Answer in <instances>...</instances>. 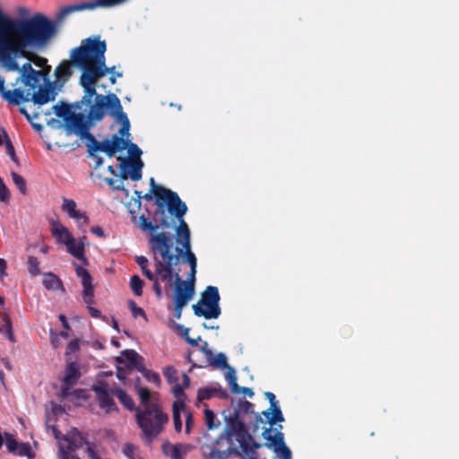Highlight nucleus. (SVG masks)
I'll use <instances>...</instances> for the list:
<instances>
[{
	"mask_svg": "<svg viewBox=\"0 0 459 459\" xmlns=\"http://www.w3.org/2000/svg\"><path fill=\"white\" fill-rule=\"evenodd\" d=\"M184 403L182 402H176L173 404V423L175 430L180 432L182 429V420L180 417V411L184 410Z\"/></svg>",
	"mask_w": 459,
	"mask_h": 459,
	"instance_id": "nucleus-34",
	"label": "nucleus"
},
{
	"mask_svg": "<svg viewBox=\"0 0 459 459\" xmlns=\"http://www.w3.org/2000/svg\"><path fill=\"white\" fill-rule=\"evenodd\" d=\"M80 139L86 141V146L90 156H94L96 152H103L108 157H113L117 152H122L126 148V136L117 134H113L111 139H105L102 142H99L90 133V125L82 130L79 135Z\"/></svg>",
	"mask_w": 459,
	"mask_h": 459,
	"instance_id": "nucleus-9",
	"label": "nucleus"
},
{
	"mask_svg": "<svg viewBox=\"0 0 459 459\" xmlns=\"http://www.w3.org/2000/svg\"><path fill=\"white\" fill-rule=\"evenodd\" d=\"M85 237L80 238L78 241L74 238L72 241L66 245L67 251L75 258L82 261L83 265L88 264V259L84 255V242Z\"/></svg>",
	"mask_w": 459,
	"mask_h": 459,
	"instance_id": "nucleus-26",
	"label": "nucleus"
},
{
	"mask_svg": "<svg viewBox=\"0 0 459 459\" xmlns=\"http://www.w3.org/2000/svg\"><path fill=\"white\" fill-rule=\"evenodd\" d=\"M30 451V445L27 443H22V444H19L18 449L15 453H17L19 455L26 456V455H29Z\"/></svg>",
	"mask_w": 459,
	"mask_h": 459,
	"instance_id": "nucleus-54",
	"label": "nucleus"
},
{
	"mask_svg": "<svg viewBox=\"0 0 459 459\" xmlns=\"http://www.w3.org/2000/svg\"><path fill=\"white\" fill-rule=\"evenodd\" d=\"M81 377L80 367L76 362H70L67 364L65 370V377L62 382L60 396L63 399L70 396H74L76 399H85V391L82 389H76L71 391L73 385H74L78 379Z\"/></svg>",
	"mask_w": 459,
	"mask_h": 459,
	"instance_id": "nucleus-13",
	"label": "nucleus"
},
{
	"mask_svg": "<svg viewBox=\"0 0 459 459\" xmlns=\"http://www.w3.org/2000/svg\"><path fill=\"white\" fill-rule=\"evenodd\" d=\"M134 446L133 445L127 444L124 447V454L129 458H134Z\"/></svg>",
	"mask_w": 459,
	"mask_h": 459,
	"instance_id": "nucleus-57",
	"label": "nucleus"
},
{
	"mask_svg": "<svg viewBox=\"0 0 459 459\" xmlns=\"http://www.w3.org/2000/svg\"><path fill=\"white\" fill-rule=\"evenodd\" d=\"M128 305H129V308H130L134 317H137V316H143L144 318L146 317V315H145V312L143 311V309L137 307L134 301L130 300L128 302Z\"/></svg>",
	"mask_w": 459,
	"mask_h": 459,
	"instance_id": "nucleus-52",
	"label": "nucleus"
},
{
	"mask_svg": "<svg viewBox=\"0 0 459 459\" xmlns=\"http://www.w3.org/2000/svg\"><path fill=\"white\" fill-rule=\"evenodd\" d=\"M6 19L7 47L0 51V65L6 71H19L18 61L26 59L38 66L47 64L39 56L57 33V25L41 13L25 20L15 19L4 13Z\"/></svg>",
	"mask_w": 459,
	"mask_h": 459,
	"instance_id": "nucleus-1",
	"label": "nucleus"
},
{
	"mask_svg": "<svg viewBox=\"0 0 459 459\" xmlns=\"http://www.w3.org/2000/svg\"><path fill=\"white\" fill-rule=\"evenodd\" d=\"M5 445L10 452L15 453L18 449L19 443L13 438V437L11 434L5 433Z\"/></svg>",
	"mask_w": 459,
	"mask_h": 459,
	"instance_id": "nucleus-51",
	"label": "nucleus"
},
{
	"mask_svg": "<svg viewBox=\"0 0 459 459\" xmlns=\"http://www.w3.org/2000/svg\"><path fill=\"white\" fill-rule=\"evenodd\" d=\"M204 420L208 429H215L220 426V421L216 420V416L212 410L206 408L204 410Z\"/></svg>",
	"mask_w": 459,
	"mask_h": 459,
	"instance_id": "nucleus-39",
	"label": "nucleus"
},
{
	"mask_svg": "<svg viewBox=\"0 0 459 459\" xmlns=\"http://www.w3.org/2000/svg\"><path fill=\"white\" fill-rule=\"evenodd\" d=\"M28 271L32 276L39 275L40 273L39 262L35 256H29L28 258Z\"/></svg>",
	"mask_w": 459,
	"mask_h": 459,
	"instance_id": "nucleus-45",
	"label": "nucleus"
},
{
	"mask_svg": "<svg viewBox=\"0 0 459 459\" xmlns=\"http://www.w3.org/2000/svg\"><path fill=\"white\" fill-rule=\"evenodd\" d=\"M186 306V304L174 303V316L176 318L179 319L181 317L183 308Z\"/></svg>",
	"mask_w": 459,
	"mask_h": 459,
	"instance_id": "nucleus-59",
	"label": "nucleus"
},
{
	"mask_svg": "<svg viewBox=\"0 0 459 459\" xmlns=\"http://www.w3.org/2000/svg\"><path fill=\"white\" fill-rule=\"evenodd\" d=\"M136 392L140 397L141 404H142L143 408H148L151 406H159L158 404H156L155 403H153L151 400V394L147 388L138 386V385H136Z\"/></svg>",
	"mask_w": 459,
	"mask_h": 459,
	"instance_id": "nucleus-32",
	"label": "nucleus"
},
{
	"mask_svg": "<svg viewBox=\"0 0 459 459\" xmlns=\"http://www.w3.org/2000/svg\"><path fill=\"white\" fill-rule=\"evenodd\" d=\"M181 445H171L169 443H165L162 446V450L165 455L170 456L171 459H184L181 455Z\"/></svg>",
	"mask_w": 459,
	"mask_h": 459,
	"instance_id": "nucleus-33",
	"label": "nucleus"
},
{
	"mask_svg": "<svg viewBox=\"0 0 459 459\" xmlns=\"http://www.w3.org/2000/svg\"><path fill=\"white\" fill-rule=\"evenodd\" d=\"M282 425L275 428V434L273 435L272 428L264 427L262 432L263 438L266 441L264 446L267 448L273 449L279 458L291 459V452L285 445L284 435L281 431Z\"/></svg>",
	"mask_w": 459,
	"mask_h": 459,
	"instance_id": "nucleus-15",
	"label": "nucleus"
},
{
	"mask_svg": "<svg viewBox=\"0 0 459 459\" xmlns=\"http://www.w3.org/2000/svg\"><path fill=\"white\" fill-rule=\"evenodd\" d=\"M262 446L261 443L252 438V440H245V446H242L241 441L233 442V445H229L225 451L217 449L214 444L204 445L201 450L206 459H227L231 454L236 455L240 459H258L256 450L261 448Z\"/></svg>",
	"mask_w": 459,
	"mask_h": 459,
	"instance_id": "nucleus-7",
	"label": "nucleus"
},
{
	"mask_svg": "<svg viewBox=\"0 0 459 459\" xmlns=\"http://www.w3.org/2000/svg\"><path fill=\"white\" fill-rule=\"evenodd\" d=\"M174 286L173 303L187 305L195 295V287L193 286V283L186 282V281L181 278L179 273H177Z\"/></svg>",
	"mask_w": 459,
	"mask_h": 459,
	"instance_id": "nucleus-20",
	"label": "nucleus"
},
{
	"mask_svg": "<svg viewBox=\"0 0 459 459\" xmlns=\"http://www.w3.org/2000/svg\"><path fill=\"white\" fill-rule=\"evenodd\" d=\"M129 137H125L129 158L118 157L120 178L123 179L131 178L133 181H138L142 178V169L143 162L141 160L143 153L137 144L130 142Z\"/></svg>",
	"mask_w": 459,
	"mask_h": 459,
	"instance_id": "nucleus-10",
	"label": "nucleus"
},
{
	"mask_svg": "<svg viewBox=\"0 0 459 459\" xmlns=\"http://www.w3.org/2000/svg\"><path fill=\"white\" fill-rule=\"evenodd\" d=\"M72 65H74L72 64V60L70 59V61L64 60L58 66L56 67L54 72L56 80L52 82L55 83L58 90H61L65 84V82H67L70 77L72 76Z\"/></svg>",
	"mask_w": 459,
	"mask_h": 459,
	"instance_id": "nucleus-23",
	"label": "nucleus"
},
{
	"mask_svg": "<svg viewBox=\"0 0 459 459\" xmlns=\"http://www.w3.org/2000/svg\"><path fill=\"white\" fill-rule=\"evenodd\" d=\"M225 368H227L225 377L230 384L231 391L235 394H239L240 386L237 384V376L235 369L230 366L226 367Z\"/></svg>",
	"mask_w": 459,
	"mask_h": 459,
	"instance_id": "nucleus-35",
	"label": "nucleus"
},
{
	"mask_svg": "<svg viewBox=\"0 0 459 459\" xmlns=\"http://www.w3.org/2000/svg\"><path fill=\"white\" fill-rule=\"evenodd\" d=\"M20 71L22 72V76L24 77V75L27 74L28 73H30V72H33L36 70L32 68L30 62L28 61V62L24 63L22 67H20V70L18 72H20Z\"/></svg>",
	"mask_w": 459,
	"mask_h": 459,
	"instance_id": "nucleus-61",
	"label": "nucleus"
},
{
	"mask_svg": "<svg viewBox=\"0 0 459 459\" xmlns=\"http://www.w3.org/2000/svg\"><path fill=\"white\" fill-rule=\"evenodd\" d=\"M201 351L204 353L207 359H212L213 353H212V350L209 348L208 343L206 342H204V344L202 345Z\"/></svg>",
	"mask_w": 459,
	"mask_h": 459,
	"instance_id": "nucleus-62",
	"label": "nucleus"
},
{
	"mask_svg": "<svg viewBox=\"0 0 459 459\" xmlns=\"http://www.w3.org/2000/svg\"><path fill=\"white\" fill-rule=\"evenodd\" d=\"M251 414L255 419V427L258 429L259 424L265 422L261 414L254 411V404L247 400L240 401L232 411H224L225 428L223 432L213 440L212 444L219 445L226 440L229 445L233 442L241 441L245 446V440H252L253 437L248 433L246 427V416Z\"/></svg>",
	"mask_w": 459,
	"mask_h": 459,
	"instance_id": "nucleus-4",
	"label": "nucleus"
},
{
	"mask_svg": "<svg viewBox=\"0 0 459 459\" xmlns=\"http://www.w3.org/2000/svg\"><path fill=\"white\" fill-rule=\"evenodd\" d=\"M107 100L106 108L109 111V115L117 119V122L121 123L119 128V134L122 136H130V122L126 114L123 111V108L120 100L115 94H109L105 96Z\"/></svg>",
	"mask_w": 459,
	"mask_h": 459,
	"instance_id": "nucleus-16",
	"label": "nucleus"
},
{
	"mask_svg": "<svg viewBox=\"0 0 459 459\" xmlns=\"http://www.w3.org/2000/svg\"><path fill=\"white\" fill-rule=\"evenodd\" d=\"M135 417L149 445L163 430V426L168 421V415L159 406L137 409Z\"/></svg>",
	"mask_w": 459,
	"mask_h": 459,
	"instance_id": "nucleus-8",
	"label": "nucleus"
},
{
	"mask_svg": "<svg viewBox=\"0 0 459 459\" xmlns=\"http://www.w3.org/2000/svg\"><path fill=\"white\" fill-rule=\"evenodd\" d=\"M118 363L126 362L127 368H136L138 371L143 370V359L134 350H125L122 356L117 358Z\"/></svg>",
	"mask_w": 459,
	"mask_h": 459,
	"instance_id": "nucleus-24",
	"label": "nucleus"
},
{
	"mask_svg": "<svg viewBox=\"0 0 459 459\" xmlns=\"http://www.w3.org/2000/svg\"><path fill=\"white\" fill-rule=\"evenodd\" d=\"M76 203L73 199L63 198L62 211L65 212L68 216L73 214L77 211Z\"/></svg>",
	"mask_w": 459,
	"mask_h": 459,
	"instance_id": "nucleus-46",
	"label": "nucleus"
},
{
	"mask_svg": "<svg viewBox=\"0 0 459 459\" xmlns=\"http://www.w3.org/2000/svg\"><path fill=\"white\" fill-rule=\"evenodd\" d=\"M176 328L181 332L183 337L185 338V340L186 341V342L188 344H190L191 346L198 345V342L201 341L200 336H198L196 339L190 338L189 337V331H190L189 328L185 327L182 325H176Z\"/></svg>",
	"mask_w": 459,
	"mask_h": 459,
	"instance_id": "nucleus-42",
	"label": "nucleus"
},
{
	"mask_svg": "<svg viewBox=\"0 0 459 459\" xmlns=\"http://www.w3.org/2000/svg\"><path fill=\"white\" fill-rule=\"evenodd\" d=\"M74 219L79 226H85L88 224V218L85 213L82 211L77 210L75 212L69 216Z\"/></svg>",
	"mask_w": 459,
	"mask_h": 459,
	"instance_id": "nucleus-49",
	"label": "nucleus"
},
{
	"mask_svg": "<svg viewBox=\"0 0 459 459\" xmlns=\"http://www.w3.org/2000/svg\"><path fill=\"white\" fill-rule=\"evenodd\" d=\"M150 249L153 254L157 281L167 282L170 287L176 282L178 272L174 267L181 261L182 249L174 246V238L169 233H157L149 239Z\"/></svg>",
	"mask_w": 459,
	"mask_h": 459,
	"instance_id": "nucleus-3",
	"label": "nucleus"
},
{
	"mask_svg": "<svg viewBox=\"0 0 459 459\" xmlns=\"http://www.w3.org/2000/svg\"><path fill=\"white\" fill-rule=\"evenodd\" d=\"M92 390L97 394L101 409L107 412L117 410L116 403L112 398L113 395H116L115 388H111L108 382L98 381L97 384L92 385Z\"/></svg>",
	"mask_w": 459,
	"mask_h": 459,
	"instance_id": "nucleus-17",
	"label": "nucleus"
},
{
	"mask_svg": "<svg viewBox=\"0 0 459 459\" xmlns=\"http://www.w3.org/2000/svg\"><path fill=\"white\" fill-rule=\"evenodd\" d=\"M172 392L178 399H180L184 396V388L181 385L177 384L173 387Z\"/></svg>",
	"mask_w": 459,
	"mask_h": 459,
	"instance_id": "nucleus-60",
	"label": "nucleus"
},
{
	"mask_svg": "<svg viewBox=\"0 0 459 459\" xmlns=\"http://www.w3.org/2000/svg\"><path fill=\"white\" fill-rule=\"evenodd\" d=\"M193 425H194L193 416L189 411H187L186 413V433L190 432V429L193 427Z\"/></svg>",
	"mask_w": 459,
	"mask_h": 459,
	"instance_id": "nucleus-58",
	"label": "nucleus"
},
{
	"mask_svg": "<svg viewBox=\"0 0 459 459\" xmlns=\"http://www.w3.org/2000/svg\"><path fill=\"white\" fill-rule=\"evenodd\" d=\"M196 316L206 319L218 318L221 313L220 307V294L217 287L208 286L201 295L198 303L192 307Z\"/></svg>",
	"mask_w": 459,
	"mask_h": 459,
	"instance_id": "nucleus-11",
	"label": "nucleus"
},
{
	"mask_svg": "<svg viewBox=\"0 0 459 459\" xmlns=\"http://www.w3.org/2000/svg\"><path fill=\"white\" fill-rule=\"evenodd\" d=\"M164 377L167 378L169 383H177L178 382V371L173 367H167L163 370Z\"/></svg>",
	"mask_w": 459,
	"mask_h": 459,
	"instance_id": "nucleus-47",
	"label": "nucleus"
},
{
	"mask_svg": "<svg viewBox=\"0 0 459 459\" xmlns=\"http://www.w3.org/2000/svg\"><path fill=\"white\" fill-rule=\"evenodd\" d=\"M153 218L157 221V223L155 224L150 221L149 219L146 218L144 215H141L139 217V227L144 231H149L154 233L153 235H155L158 233L157 231L160 228H163L160 225V221H158L159 217H155V215L153 214Z\"/></svg>",
	"mask_w": 459,
	"mask_h": 459,
	"instance_id": "nucleus-28",
	"label": "nucleus"
},
{
	"mask_svg": "<svg viewBox=\"0 0 459 459\" xmlns=\"http://www.w3.org/2000/svg\"><path fill=\"white\" fill-rule=\"evenodd\" d=\"M91 232L93 233L94 235L100 237V238H104L105 237V233H104V230L100 226H94L91 229Z\"/></svg>",
	"mask_w": 459,
	"mask_h": 459,
	"instance_id": "nucleus-64",
	"label": "nucleus"
},
{
	"mask_svg": "<svg viewBox=\"0 0 459 459\" xmlns=\"http://www.w3.org/2000/svg\"><path fill=\"white\" fill-rule=\"evenodd\" d=\"M116 396L119 402L128 410H133L134 403L133 399L120 387L115 388Z\"/></svg>",
	"mask_w": 459,
	"mask_h": 459,
	"instance_id": "nucleus-38",
	"label": "nucleus"
},
{
	"mask_svg": "<svg viewBox=\"0 0 459 459\" xmlns=\"http://www.w3.org/2000/svg\"><path fill=\"white\" fill-rule=\"evenodd\" d=\"M37 91L27 90V96L34 104L42 106L54 101L57 95L58 88L52 82H48L46 87L39 86Z\"/></svg>",
	"mask_w": 459,
	"mask_h": 459,
	"instance_id": "nucleus-19",
	"label": "nucleus"
},
{
	"mask_svg": "<svg viewBox=\"0 0 459 459\" xmlns=\"http://www.w3.org/2000/svg\"><path fill=\"white\" fill-rule=\"evenodd\" d=\"M80 345L77 340H73L69 342L66 350V354L74 353L79 351Z\"/></svg>",
	"mask_w": 459,
	"mask_h": 459,
	"instance_id": "nucleus-55",
	"label": "nucleus"
},
{
	"mask_svg": "<svg viewBox=\"0 0 459 459\" xmlns=\"http://www.w3.org/2000/svg\"><path fill=\"white\" fill-rule=\"evenodd\" d=\"M106 50V41L93 36L82 39L79 47L70 51L72 64L82 71L79 83L83 89L82 103L84 105H91L92 98L99 95L96 83L109 72L105 63Z\"/></svg>",
	"mask_w": 459,
	"mask_h": 459,
	"instance_id": "nucleus-2",
	"label": "nucleus"
},
{
	"mask_svg": "<svg viewBox=\"0 0 459 459\" xmlns=\"http://www.w3.org/2000/svg\"><path fill=\"white\" fill-rule=\"evenodd\" d=\"M107 184L114 190H121L125 192L126 195H128V190L124 187V185L121 181L115 180L113 178H105Z\"/></svg>",
	"mask_w": 459,
	"mask_h": 459,
	"instance_id": "nucleus-50",
	"label": "nucleus"
},
{
	"mask_svg": "<svg viewBox=\"0 0 459 459\" xmlns=\"http://www.w3.org/2000/svg\"><path fill=\"white\" fill-rule=\"evenodd\" d=\"M52 232L53 235L56 238L57 241L65 246L68 245L74 238L69 230L65 226L59 223L53 222Z\"/></svg>",
	"mask_w": 459,
	"mask_h": 459,
	"instance_id": "nucleus-27",
	"label": "nucleus"
},
{
	"mask_svg": "<svg viewBox=\"0 0 459 459\" xmlns=\"http://www.w3.org/2000/svg\"><path fill=\"white\" fill-rule=\"evenodd\" d=\"M3 99L13 105H19L22 101L30 100V97L25 94L22 89H14L13 91H5L4 86L0 91Z\"/></svg>",
	"mask_w": 459,
	"mask_h": 459,
	"instance_id": "nucleus-25",
	"label": "nucleus"
},
{
	"mask_svg": "<svg viewBox=\"0 0 459 459\" xmlns=\"http://www.w3.org/2000/svg\"><path fill=\"white\" fill-rule=\"evenodd\" d=\"M0 333H4L5 336L11 341L14 342V336L12 328V323L7 314L0 316Z\"/></svg>",
	"mask_w": 459,
	"mask_h": 459,
	"instance_id": "nucleus-30",
	"label": "nucleus"
},
{
	"mask_svg": "<svg viewBox=\"0 0 459 459\" xmlns=\"http://www.w3.org/2000/svg\"><path fill=\"white\" fill-rule=\"evenodd\" d=\"M217 392L221 393V397H227L228 396V394H227L226 390H223V389L218 390V389H215V388L204 387V388H200L198 390L197 397H198V399L200 401H202V400H208Z\"/></svg>",
	"mask_w": 459,
	"mask_h": 459,
	"instance_id": "nucleus-37",
	"label": "nucleus"
},
{
	"mask_svg": "<svg viewBox=\"0 0 459 459\" xmlns=\"http://www.w3.org/2000/svg\"><path fill=\"white\" fill-rule=\"evenodd\" d=\"M11 177H12L13 183L18 187L20 193L22 195H26L27 187H26V182H25L24 178L14 171L11 172Z\"/></svg>",
	"mask_w": 459,
	"mask_h": 459,
	"instance_id": "nucleus-43",
	"label": "nucleus"
},
{
	"mask_svg": "<svg viewBox=\"0 0 459 459\" xmlns=\"http://www.w3.org/2000/svg\"><path fill=\"white\" fill-rule=\"evenodd\" d=\"M140 372L143 375V377L150 382L154 383L157 385L160 384V376L157 373L152 372L143 367V370H140Z\"/></svg>",
	"mask_w": 459,
	"mask_h": 459,
	"instance_id": "nucleus-48",
	"label": "nucleus"
},
{
	"mask_svg": "<svg viewBox=\"0 0 459 459\" xmlns=\"http://www.w3.org/2000/svg\"><path fill=\"white\" fill-rule=\"evenodd\" d=\"M50 342L54 348H57L60 345V335L50 330Z\"/></svg>",
	"mask_w": 459,
	"mask_h": 459,
	"instance_id": "nucleus-56",
	"label": "nucleus"
},
{
	"mask_svg": "<svg viewBox=\"0 0 459 459\" xmlns=\"http://www.w3.org/2000/svg\"><path fill=\"white\" fill-rule=\"evenodd\" d=\"M56 117L63 119L65 130L67 135H80L82 130L89 124L82 113L75 114L69 105L60 101L51 108Z\"/></svg>",
	"mask_w": 459,
	"mask_h": 459,
	"instance_id": "nucleus-12",
	"label": "nucleus"
},
{
	"mask_svg": "<svg viewBox=\"0 0 459 459\" xmlns=\"http://www.w3.org/2000/svg\"><path fill=\"white\" fill-rule=\"evenodd\" d=\"M106 100L107 99L104 95H97L94 104L91 103V105H89L90 109L85 118L90 125V128L92 126L94 122L100 121L103 118L107 106Z\"/></svg>",
	"mask_w": 459,
	"mask_h": 459,
	"instance_id": "nucleus-22",
	"label": "nucleus"
},
{
	"mask_svg": "<svg viewBox=\"0 0 459 459\" xmlns=\"http://www.w3.org/2000/svg\"><path fill=\"white\" fill-rule=\"evenodd\" d=\"M6 19L4 18V12L0 7V51L6 48L7 39L5 37V32H7V26H6Z\"/></svg>",
	"mask_w": 459,
	"mask_h": 459,
	"instance_id": "nucleus-36",
	"label": "nucleus"
},
{
	"mask_svg": "<svg viewBox=\"0 0 459 459\" xmlns=\"http://www.w3.org/2000/svg\"><path fill=\"white\" fill-rule=\"evenodd\" d=\"M43 285L46 289L50 290H56L61 288V281L57 276L52 273H45L42 281Z\"/></svg>",
	"mask_w": 459,
	"mask_h": 459,
	"instance_id": "nucleus-31",
	"label": "nucleus"
},
{
	"mask_svg": "<svg viewBox=\"0 0 459 459\" xmlns=\"http://www.w3.org/2000/svg\"><path fill=\"white\" fill-rule=\"evenodd\" d=\"M42 76V72L33 71L28 73L23 77V83L30 87V91L36 90L39 86V81Z\"/></svg>",
	"mask_w": 459,
	"mask_h": 459,
	"instance_id": "nucleus-29",
	"label": "nucleus"
},
{
	"mask_svg": "<svg viewBox=\"0 0 459 459\" xmlns=\"http://www.w3.org/2000/svg\"><path fill=\"white\" fill-rule=\"evenodd\" d=\"M130 287L136 296L143 294V281L138 275H133L130 279Z\"/></svg>",
	"mask_w": 459,
	"mask_h": 459,
	"instance_id": "nucleus-41",
	"label": "nucleus"
},
{
	"mask_svg": "<svg viewBox=\"0 0 459 459\" xmlns=\"http://www.w3.org/2000/svg\"><path fill=\"white\" fill-rule=\"evenodd\" d=\"M75 265V273L78 278L81 279L83 287L82 297L86 304L93 303L94 290L92 285V277L89 271L82 265Z\"/></svg>",
	"mask_w": 459,
	"mask_h": 459,
	"instance_id": "nucleus-21",
	"label": "nucleus"
},
{
	"mask_svg": "<svg viewBox=\"0 0 459 459\" xmlns=\"http://www.w3.org/2000/svg\"><path fill=\"white\" fill-rule=\"evenodd\" d=\"M127 371H128V369L117 367V378L120 379V380H125L126 378V377H127V374H128Z\"/></svg>",
	"mask_w": 459,
	"mask_h": 459,
	"instance_id": "nucleus-63",
	"label": "nucleus"
},
{
	"mask_svg": "<svg viewBox=\"0 0 459 459\" xmlns=\"http://www.w3.org/2000/svg\"><path fill=\"white\" fill-rule=\"evenodd\" d=\"M48 427L52 429L55 437L58 440L59 459H100L76 429L61 438V433L56 427Z\"/></svg>",
	"mask_w": 459,
	"mask_h": 459,
	"instance_id": "nucleus-6",
	"label": "nucleus"
},
{
	"mask_svg": "<svg viewBox=\"0 0 459 459\" xmlns=\"http://www.w3.org/2000/svg\"><path fill=\"white\" fill-rule=\"evenodd\" d=\"M211 366L217 368H225L228 367L227 357L224 353H218L216 356L212 355V359H209Z\"/></svg>",
	"mask_w": 459,
	"mask_h": 459,
	"instance_id": "nucleus-40",
	"label": "nucleus"
},
{
	"mask_svg": "<svg viewBox=\"0 0 459 459\" xmlns=\"http://www.w3.org/2000/svg\"><path fill=\"white\" fill-rule=\"evenodd\" d=\"M10 199V193L9 190L4 184V180L0 178V201L1 202H7Z\"/></svg>",
	"mask_w": 459,
	"mask_h": 459,
	"instance_id": "nucleus-53",
	"label": "nucleus"
},
{
	"mask_svg": "<svg viewBox=\"0 0 459 459\" xmlns=\"http://www.w3.org/2000/svg\"><path fill=\"white\" fill-rule=\"evenodd\" d=\"M151 190L155 195V204L157 210L154 212L155 217L163 230L173 228L175 221H169L166 214V210L174 216L175 219L184 217L187 212L186 204L179 198L176 192L170 189L156 185L153 178L150 179Z\"/></svg>",
	"mask_w": 459,
	"mask_h": 459,
	"instance_id": "nucleus-5",
	"label": "nucleus"
},
{
	"mask_svg": "<svg viewBox=\"0 0 459 459\" xmlns=\"http://www.w3.org/2000/svg\"><path fill=\"white\" fill-rule=\"evenodd\" d=\"M178 221V225L176 228V239L178 244H181L182 256L184 261L187 263L190 269L197 267V260L195 255L191 251V236L190 230L187 223L185 221L184 217L176 219Z\"/></svg>",
	"mask_w": 459,
	"mask_h": 459,
	"instance_id": "nucleus-14",
	"label": "nucleus"
},
{
	"mask_svg": "<svg viewBox=\"0 0 459 459\" xmlns=\"http://www.w3.org/2000/svg\"><path fill=\"white\" fill-rule=\"evenodd\" d=\"M2 132H3L4 138L6 152L10 156V158L12 159L13 161L17 162L18 160H17V157L15 154L14 147H13L7 133L4 129L2 130Z\"/></svg>",
	"mask_w": 459,
	"mask_h": 459,
	"instance_id": "nucleus-44",
	"label": "nucleus"
},
{
	"mask_svg": "<svg viewBox=\"0 0 459 459\" xmlns=\"http://www.w3.org/2000/svg\"><path fill=\"white\" fill-rule=\"evenodd\" d=\"M264 395L269 400L270 408L264 411L262 415L265 418V422L270 425L268 428H272L273 435H274L275 428L280 425L277 423L284 421V417L278 402L276 401L275 395L271 392H265Z\"/></svg>",
	"mask_w": 459,
	"mask_h": 459,
	"instance_id": "nucleus-18",
	"label": "nucleus"
}]
</instances>
